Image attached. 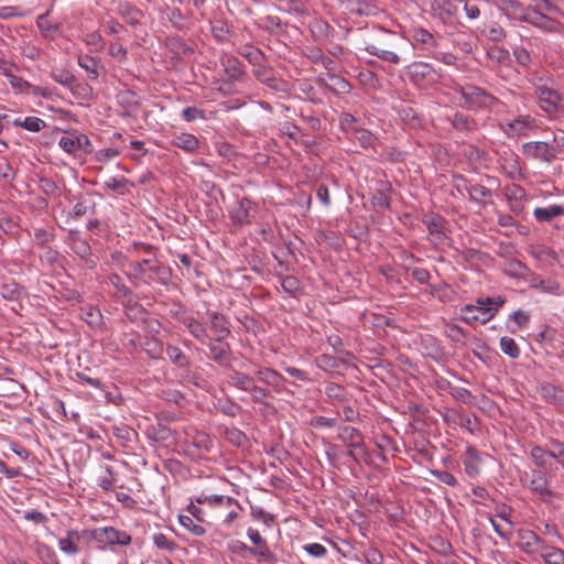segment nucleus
<instances>
[{
    "label": "nucleus",
    "mask_w": 564,
    "mask_h": 564,
    "mask_svg": "<svg viewBox=\"0 0 564 564\" xmlns=\"http://www.w3.org/2000/svg\"><path fill=\"white\" fill-rule=\"evenodd\" d=\"M225 340L226 339L209 338L206 344L209 349V359L223 368L230 369L228 375V383L230 387L249 393L253 403L265 408L270 406L268 400L273 399L272 391L278 394L283 392L293 394V392L285 387V377L271 367L254 364L252 375L234 369L231 367V348Z\"/></svg>",
    "instance_id": "nucleus-1"
},
{
    "label": "nucleus",
    "mask_w": 564,
    "mask_h": 564,
    "mask_svg": "<svg viewBox=\"0 0 564 564\" xmlns=\"http://www.w3.org/2000/svg\"><path fill=\"white\" fill-rule=\"evenodd\" d=\"M144 252L148 254L142 260L132 261L129 263V271L127 276L135 285H154L160 284L167 286L172 283L173 271L172 269L159 261L153 253V247L150 245H140Z\"/></svg>",
    "instance_id": "nucleus-2"
},
{
    "label": "nucleus",
    "mask_w": 564,
    "mask_h": 564,
    "mask_svg": "<svg viewBox=\"0 0 564 564\" xmlns=\"http://www.w3.org/2000/svg\"><path fill=\"white\" fill-rule=\"evenodd\" d=\"M453 89L463 100L460 106L471 111H492L500 104L496 96L474 84H456Z\"/></svg>",
    "instance_id": "nucleus-3"
},
{
    "label": "nucleus",
    "mask_w": 564,
    "mask_h": 564,
    "mask_svg": "<svg viewBox=\"0 0 564 564\" xmlns=\"http://www.w3.org/2000/svg\"><path fill=\"white\" fill-rule=\"evenodd\" d=\"M412 39L414 46L423 51L426 57L434 58L447 66L456 65L457 56L455 54L438 50L441 47L443 36H436L424 28H414L412 30Z\"/></svg>",
    "instance_id": "nucleus-4"
},
{
    "label": "nucleus",
    "mask_w": 564,
    "mask_h": 564,
    "mask_svg": "<svg viewBox=\"0 0 564 564\" xmlns=\"http://www.w3.org/2000/svg\"><path fill=\"white\" fill-rule=\"evenodd\" d=\"M503 304L505 299L501 296L479 297L476 304H466L460 308L463 313L462 319L469 325L476 322L486 324L498 313V308Z\"/></svg>",
    "instance_id": "nucleus-5"
},
{
    "label": "nucleus",
    "mask_w": 564,
    "mask_h": 564,
    "mask_svg": "<svg viewBox=\"0 0 564 564\" xmlns=\"http://www.w3.org/2000/svg\"><path fill=\"white\" fill-rule=\"evenodd\" d=\"M89 539L96 542L100 550L112 547L115 545L127 546L131 544L132 538L127 531L119 530L115 527H101L90 529Z\"/></svg>",
    "instance_id": "nucleus-6"
},
{
    "label": "nucleus",
    "mask_w": 564,
    "mask_h": 564,
    "mask_svg": "<svg viewBox=\"0 0 564 564\" xmlns=\"http://www.w3.org/2000/svg\"><path fill=\"white\" fill-rule=\"evenodd\" d=\"M528 477L527 486L530 491L536 495L542 502L552 503L556 495L551 489L552 478L547 475L546 470L533 468Z\"/></svg>",
    "instance_id": "nucleus-7"
},
{
    "label": "nucleus",
    "mask_w": 564,
    "mask_h": 564,
    "mask_svg": "<svg viewBox=\"0 0 564 564\" xmlns=\"http://www.w3.org/2000/svg\"><path fill=\"white\" fill-rule=\"evenodd\" d=\"M517 536L518 549L522 553L530 556L533 561L538 560V556L546 542L542 538H540L534 531L528 529L518 530Z\"/></svg>",
    "instance_id": "nucleus-8"
},
{
    "label": "nucleus",
    "mask_w": 564,
    "mask_h": 564,
    "mask_svg": "<svg viewBox=\"0 0 564 564\" xmlns=\"http://www.w3.org/2000/svg\"><path fill=\"white\" fill-rule=\"evenodd\" d=\"M522 153L528 159L545 164H552L558 159L551 143L544 141H529L523 143Z\"/></svg>",
    "instance_id": "nucleus-9"
},
{
    "label": "nucleus",
    "mask_w": 564,
    "mask_h": 564,
    "mask_svg": "<svg viewBox=\"0 0 564 564\" xmlns=\"http://www.w3.org/2000/svg\"><path fill=\"white\" fill-rule=\"evenodd\" d=\"M535 96L539 99L540 107L547 115H554L560 110V102L562 100L561 94L545 85L535 87Z\"/></svg>",
    "instance_id": "nucleus-10"
},
{
    "label": "nucleus",
    "mask_w": 564,
    "mask_h": 564,
    "mask_svg": "<svg viewBox=\"0 0 564 564\" xmlns=\"http://www.w3.org/2000/svg\"><path fill=\"white\" fill-rule=\"evenodd\" d=\"M247 535L254 544V557L260 563L275 564L276 555L269 549L267 541L262 538L257 529L249 528Z\"/></svg>",
    "instance_id": "nucleus-11"
},
{
    "label": "nucleus",
    "mask_w": 564,
    "mask_h": 564,
    "mask_svg": "<svg viewBox=\"0 0 564 564\" xmlns=\"http://www.w3.org/2000/svg\"><path fill=\"white\" fill-rule=\"evenodd\" d=\"M408 75L415 86H424L435 80L436 70L425 62H414L408 66Z\"/></svg>",
    "instance_id": "nucleus-12"
},
{
    "label": "nucleus",
    "mask_w": 564,
    "mask_h": 564,
    "mask_svg": "<svg viewBox=\"0 0 564 564\" xmlns=\"http://www.w3.org/2000/svg\"><path fill=\"white\" fill-rule=\"evenodd\" d=\"M173 315L187 328L189 334L199 343L206 344L208 338L206 326L192 315H187L182 306Z\"/></svg>",
    "instance_id": "nucleus-13"
},
{
    "label": "nucleus",
    "mask_w": 564,
    "mask_h": 564,
    "mask_svg": "<svg viewBox=\"0 0 564 564\" xmlns=\"http://www.w3.org/2000/svg\"><path fill=\"white\" fill-rule=\"evenodd\" d=\"M456 6L449 0H434L431 2V15L438 20L442 24L446 25L452 22L456 13Z\"/></svg>",
    "instance_id": "nucleus-14"
},
{
    "label": "nucleus",
    "mask_w": 564,
    "mask_h": 564,
    "mask_svg": "<svg viewBox=\"0 0 564 564\" xmlns=\"http://www.w3.org/2000/svg\"><path fill=\"white\" fill-rule=\"evenodd\" d=\"M422 221L426 226L430 235L433 237L434 242L441 243L444 241L446 235L444 232L445 219L443 216L431 213L424 215Z\"/></svg>",
    "instance_id": "nucleus-15"
},
{
    "label": "nucleus",
    "mask_w": 564,
    "mask_h": 564,
    "mask_svg": "<svg viewBox=\"0 0 564 564\" xmlns=\"http://www.w3.org/2000/svg\"><path fill=\"white\" fill-rule=\"evenodd\" d=\"M397 111L404 126L409 129L417 130L423 127V118L413 106L402 104L398 107Z\"/></svg>",
    "instance_id": "nucleus-16"
},
{
    "label": "nucleus",
    "mask_w": 564,
    "mask_h": 564,
    "mask_svg": "<svg viewBox=\"0 0 564 564\" xmlns=\"http://www.w3.org/2000/svg\"><path fill=\"white\" fill-rule=\"evenodd\" d=\"M209 324L214 338L227 339L231 336L229 319L221 313H209Z\"/></svg>",
    "instance_id": "nucleus-17"
},
{
    "label": "nucleus",
    "mask_w": 564,
    "mask_h": 564,
    "mask_svg": "<svg viewBox=\"0 0 564 564\" xmlns=\"http://www.w3.org/2000/svg\"><path fill=\"white\" fill-rule=\"evenodd\" d=\"M539 393L543 400L557 406L564 408V389L550 382H542L539 386Z\"/></svg>",
    "instance_id": "nucleus-18"
},
{
    "label": "nucleus",
    "mask_w": 564,
    "mask_h": 564,
    "mask_svg": "<svg viewBox=\"0 0 564 564\" xmlns=\"http://www.w3.org/2000/svg\"><path fill=\"white\" fill-rule=\"evenodd\" d=\"M464 469L465 473L474 478L480 473L481 458L478 449L475 446L468 445L464 454Z\"/></svg>",
    "instance_id": "nucleus-19"
},
{
    "label": "nucleus",
    "mask_w": 564,
    "mask_h": 564,
    "mask_svg": "<svg viewBox=\"0 0 564 564\" xmlns=\"http://www.w3.org/2000/svg\"><path fill=\"white\" fill-rule=\"evenodd\" d=\"M501 9L508 18L527 22V18H529L532 7H523L517 0H506L502 2Z\"/></svg>",
    "instance_id": "nucleus-20"
},
{
    "label": "nucleus",
    "mask_w": 564,
    "mask_h": 564,
    "mask_svg": "<svg viewBox=\"0 0 564 564\" xmlns=\"http://www.w3.org/2000/svg\"><path fill=\"white\" fill-rule=\"evenodd\" d=\"M72 250L84 261L88 269L96 268L98 258L91 252V248L86 240L75 239L72 246Z\"/></svg>",
    "instance_id": "nucleus-21"
},
{
    "label": "nucleus",
    "mask_w": 564,
    "mask_h": 564,
    "mask_svg": "<svg viewBox=\"0 0 564 564\" xmlns=\"http://www.w3.org/2000/svg\"><path fill=\"white\" fill-rule=\"evenodd\" d=\"M221 65L227 76L232 80H240L246 74L242 63L234 55H224Z\"/></svg>",
    "instance_id": "nucleus-22"
},
{
    "label": "nucleus",
    "mask_w": 564,
    "mask_h": 564,
    "mask_svg": "<svg viewBox=\"0 0 564 564\" xmlns=\"http://www.w3.org/2000/svg\"><path fill=\"white\" fill-rule=\"evenodd\" d=\"M82 318L96 330H102L105 328V321L101 311L93 305H86L80 308Z\"/></svg>",
    "instance_id": "nucleus-23"
},
{
    "label": "nucleus",
    "mask_w": 564,
    "mask_h": 564,
    "mask_svg": "<svg viewBox=\"0 0 564 564\" xmlns=\"http://www.w3.org/2000/svg\"><path fill=\"white\" fill-rule=\"evenodd\" d=\"M328 80L329 83H326L325 79L318 78V83L336 95L349 94L351 90L350 83L341 76L336 74H328Z\"/></svg>",
    "instance_id": "nucleus-24"
},
{
    "label": "nucleus",
    "mask_w": 564,
    "mask_h": 564,
    "mask_svg": "<svg viewBox=\"0 0 564 564\" xmlns=\"http://www.w3.org/2000/svg\"><path fill=\"white\" fill-rule=\"evenodd\" d=\"M365 51L368 52L370 55L376 56L379 59L388 62L390 64L398 65L401 62V57L397 52L383 46H379L373 43L366 44Z\"/></svg>",
    "instance_id": "nucleus-25"
},
{
    "label": "nucleus",
    "mask_w": 564,
    "mask_h": 564,
    "mask_svg": "<svg viewBox=\"0 0 564 564\" xmlns=\"http://www.w3.org/2000/svg\"><path fill=\"white\" fill-rule=\"evenodd\" d=\"M525 23H529L546 32H552L555 30V20L547 17L545 13L540 12V9L532 8Z\"/></svg>",
    "instance_id": "nucleus-26"
},
{
    "label": "nucleus",
    "mask_w": 564,
    "mask_h": 564,
    "mask_svg": "<svg viewBox=\"0 0 564 564\" xmlns=\"http://www.w3.org/2000/svg\"><path fill=\"white\" fill-rule=\"evenodd\" d=\"M171 143L187 153H194L199 148V140L197 137L186 132L174 135Z\"/></svg>",
    "instance_id": "nucleus-27"
},
{
    "label": "nucleus",
    "mask_w": 564,
    "mask_h": 564,
    "mask_svg": "<svg viewBox=\"0 0 564 564\" xmlns=\"http://www.w3.org/2000/svg\"><path fill=\"white\" fill-rule=\"evenodd\" d=\"M564 215V206L563 205H549L545 207H536L533 210V216L539 223H550L554 218Z\"/></svg>",
    "instance_id": "nucleus-28"
},
{
    "label": "nucleus",
    "mask_w": 564,
    "mask_h": 564,
    "mask_svg": "<svg viewBox=\"0 0 564 564\" xmlns=\"http://www.w3.org/2000/svg\"><path fill=\"white\" fill-rule=\"evenodd\" d=\"M451 124L455 130L466 133L477 130L478 127L473 117L458 111L451 118Z\"/></svg>",
    "instance_id": "nucleus-29"
},
{
    "label": "nucleus",
    "mask_w": 564,
    "mask_h": 564,
    "mask_svg": "<svg viewBox=\"0 0 564 564\" xmlns=\"http://www.w3.org/2000/svg\"><path fill=\"white\" fill-rule=\"evenodd\" d=\"M249 205L250 200L248 198L240 199L236 206H234L230 212L229 216L234 224L236 225H245L249 224Z\"/></svg>",
    "instance_id": "nucleus-30"
},
{
    "label": "nucleus",
    "mask_w": 564,
    "mask_h": 564,
    "mask_svg": "<svg viewBox=\"0 0 564 564\" xmlns=\"http://www.w3.org/2000/svg\"><path fill=\"white\" fill-rule=\"evenodd\" d=\"M544 564H564V550L545 543L539 556Z\"/></svg>",
    "instance_id": "nucleus-31"
},
{
    "label": "nucleus",
    "mask_w": 564,
    "mask_h": 564,
    "mask_svg": "<svg viewBox=\"0 0 564 564\" xmlns=\"http://www.w3.org/2000/svg\"><path fill=\"white\" fill-rule=\"evenodd\" d=\"M118 14L124 20L126 23L134 26L140 23L142 12L129 2H121L118 6Z\"/></svg>",
    "instance_id": "nucleus-32"
},
{
    "label": "nucleus",
    "mask_w": 564,
    "mask_h": 564,
    "mask_svg": "<svg viewBox=\"0 0 564 564\" xmlns=\"http://www.w3.org/2000/svg\"><path fill=\"white\" fill-rule=\"evenodd\" d=\"M529 455L535 465L534 469L546 470L552 466L546 453V446L532 445Z\"/></svg>",
    "instance_id": "nucleus-33"
},
{
    "label": "nucleus",
    "mask_w": 564,
    "mask_h": 564,
    "mask_svg": "<svg viewBox=\"0 0 564 564\" xmlns=\"http://www.w3.org/2000/svg\"><path fill=\"white\" fill-rule=\"evenodd\" d=\"M467 194L471 202H475L482 207L487 205V199H490L492 196L491 189L481 184L469 185L467 188Z\"/></svg>",
    "instance_id": "nucleus-34"
},
{
    "label": "nucleus",
    "mask_w": 564,
    "mask_h": 564,
    "mask_svg": "<svg viewBox=\"0 0 564 564\" xmlns=\"http://www.w3.org/2000/svg\"><path fill=\"white\" fill-rule=\"evenodd\" d=\"M546 453L549 460L552 463L555 460L556 464L561 465L564 469V442L557 438H551L547 443Z\"/></svg>",
    "instance_id": "nucleus-35"
},
{
    "label": "nucleus",
    "mask_w": 564,
    "mask_h": 564,
    "mask_svg": "<svg viewBox=\"0 0 564 564\" xmlns=\"http://www.w3.org/2000/svg\"><path fill=\"white\" fill-rule=\"evenodd\" d=\"M0 294L4 300L19 301L25 295V290L17 282L10 281L1 285Z\"/></svg>",
    "instance_id": "nucleus-36"
},
{
    "label": "nucleus",
    "mask_w": 564,
    "mask_h": 564,
    "mask_svg": "<svg viewBox=\"0 0 564 564\" xmlns=\"http://www.w3.org/2000/svg\"><path fill=\"white\" fill-rule=\"evenodd\" d=\"M166 356L173 365L178 368L185 369L189 367V358L183 352V350L174 345H167L165 349Z\"/></svg>",
    "instance_id": "nucleus-37"
},
{
    "label": "nucleus",
    "mask_w": 564,
    "mask_h": 564,
    "mask_svg": "<svg viewBox=\"0 0 564 564\" xmlns=\"http://www.w3.org/2000/svg\"><path fill=\"white\" fill-rule=\"evenodd\" d=\"M280 279L283 291L296 297L302 290L301 281L294 275H276Z\"/></svg>",
    "instance_id": "nucleus-38"
},
{
    "label": "nucleus",
    "mask_w": 564,
    "mask_h": 564,
    "mask_svg": "<svg viewBox=\"0 0 564 564\" xmlns=\"http://www.w3.org/2000/svg\"><path fill=\"white\" fill-rule=\"evenodd\" d=\"M77 62L78 65L87 72L88 77L90 79L95 80L98 78L99 61L96 57H93L90 55H79Z\"/></svg>",
    "instance_id": "nucleus-39"
},
{
    "label": "nucleus",
    "mask_w": 564,
    "mask_h": 564,
    "mask_svg": "<svg viewBox=\"0 0 564 564\" xmlns=\"http://www.w3.org/2000/svg\"><path fill=\"white\" fill-rule=\"evenodd\" d=\"M13 126L21 127L31 132H39L46 127V123L41 118L26 117L24 119H20V118L14 119Z\"/></svg>",
    "instance_id": "nucleus-40"
},
{
    "label": "nucleus",
    "mask_w": 564,
    "mask_h": 564,
    "mask_svg": "<svg viewBox=\"0 0 564 564\" xmlns=\"http://www.w3.org/2000/svg\"><path fill=\"white\" fill-rule=\"evenodd\" d=\"M108 280L110 285L115 289L116 297L123 299L131 295V289L126 285L123 279L118 273H111Z\"/></svg>",
    "instance_id": "nucleus-41"
},
{
    "label": "nucleus",
    "mask_w": 564,
    "mask_h": 564,
    "mask_svg": "<svg viewBox=\"0 0 564 564\" xmlns=\"http://www.w3.org/2000/svg\"><path fill=\"white\" fill-rule=\"evenodd\" d=\"M51 77L54 82L61 84L62 86L73 89L75 76L69 70L57 67L52 68Z\"/></svg>",
    "instance_id": "nucleus-42"
},
{
    "label": "nucleus",
    "mask_w": 564,
    "mask_h": 564,
    "mask_svg": "<svg viewBox=\"0 0 564 564\" xmlns=\"http://www.w3.org/2000/svg\"><path fill=\"white\" fill-rule=\"evenodd\" d=\"M79 141L77 140V132H66L61 137L58 145L69 154H76L79 151Z\"/></svg>",
    "instance_id": "nucleus-43"
},
{
    "label": "nucleus",
    "mask_w": 564,
    "mask_h": 564,
    "mask_svg": "<svg viewBox=\"0 0 564 564\" xmlns=\"http://www.w3.org/2000/svg\"><path fill=\"white\" fill-rule=\"evenodd\" d=\"M105 186L111 189L112 192L123 195L129 191L130 187H133V183H131L124 176L110 177L108 181L105 182Z\"/></svg>",
    "instance_id": "nucleus-44"
},
{
    "label": "nucleus",
    "mask_w": 564,
    "mask_h": 564,
    "mask_svg": "<svg viewBox=\"0 0 564 564\" xmlns=\"http://www.w3.org/2000/svg\"><path fill=\"white\" fill-rule=\"evenodd\" d=\"M499 346L501 351L511 359H517L520 357L521 349L513 338L508 336L501 337Z\"/></svg>",
    "instance_id": "nucleus-45"
},
{
    "label": "nucleus",
    "mask_w": 564,
    "mask_h": 564,
    "mask_svg": "<svg viewBox=\"0 0 564 564\" xmlns=\"http://www.w3.org/2000/svg\"><path fill=\"white\" fill-rule=\"evenodd\" d=\"M239 54L243 56L252 66L263 63L265 55L260 48L253 46H245L240 48Z\"/></svg>",
    "instance_id": "nucleus-46"
},
{
    "label": "nucleus",
    "mask_w": 564,
    "mask_h": 564,
    "mask_svg": "<svg viewBox=\"0 0 564 564\" xmlns=\"http://www.w3.org/2000/svg\"><path fill=\"white\" fill-rule=\"evenodd\" d=\"M195 501L197 503H208L209 506H220V505H227L230 506L232 503H236L237 501L231 497H225L223 495H212V496H205L202 495L197 498H195Z\"/></svg>",
    "instance_id": "nucleus-47"
},
{
    "label": "nucleus",
    "mask_w": 564,
    "mask_h": 564,
    "mask_svg": "<svg viewBox=\"0 0 564 564\" xmlns=\"http://www.w3.org/2000/svg\"><path fill=\"white\" fill-rule=\"evenodd\" d=\"M487 56L490 61L507 65L510 62V53L507 48L501 46H492L487 51Z\"/></svg>",
    "instance_id": "nucleus-48"
},
{
    "label": "nucleus",
    "mask_w": 564,
    "mask_h": 564,
    "mask_svg": "<svg viewBox=\"0 0 564 564\" xmlns=\"http://www.w3.org/2000/svg\"><path fill=\"white\" fill-rule=\"evenodd\" d=\"M39 187L45 195L50 197L57 198L62 194L59 186L50 177H40Z\"/></svg>",
    "instance_id": "nucleus-49"
},
{
    "label": "nucleus",
    "mask_w": 564,
    "mask_h": 564,
    "mask_svg": "<svg viewBox=\"0 0 564 564\" xmlns=\"http://www.w3.org/2000/svg\"><path fill=\"white\" fill-rule=\"evenodd\" d=\"M533 288L550 294L560 295L562 293L561 284L553 279H540L533 283Z\"/></svg>",
    "instance_id": "nucleus-50"
},
{
    "label": "nucleus",
    "mask_w": 564,
    "mask_h": 564,
    "mask_svg": "<svg viewBox=\"0 0 564 564\" xmlns=\"http://www.w3.org/2000/svg\"><path fill=\"white\" fill-rule=\"evenodd\" d=\"M534 119L527 116H519L518 118L508 122V127L516 133H522L525 129H529L533 126Z\"/></svg>",
    "instance_id": "nucleus-51"
},
{
    "label": "nucleus",
    "mask_w": 564,
    "mask_h": 564,
    "mask_svg": "<svg viewBox=\"0 0 564 564\" xmlns=\"http://www.w3.org/2000/svg\"><path fill=\"white\" fill-rule=\"evenodd\" d=\"M154 545L162 551L172 553L178 549V545L175 541L169 539L164 533H155L153 535Z\"/></svg>",
    "instance_id": "nucleus-52"
},
{
    "label": "nucleus",
    "mask_w": 564,
    "mask_h": 564,
    "mask_svg": "<svg viewBox=\"0 0 564 564\" xmlns=\"http://www.w3.org/2000/svg\"><path fill=\"white\" fill-rule=\"evenodd\" d=\"M308 57L313 63L322 64L329 72H334L336 69L335 62L327 57L321 48L313 50Z\"/></svg>",
    "instance_id": "nucleus-53"
},
{
    "label": "nucleus",
    "mask_w": 564,
    "mask_h": 564,
    "mask_svg": "<svg viewBox=\"0 0 564 564\" xmlns=\"http://www.w3.org/2000/svg\"><path fill=\"white\" fill-rule=\"evenodd\" d=\"M326 397L334 402H343L346 400V390L343 386L330 382L325 387Z\"/></svg>",
    "instance_id": "nucleus-54"
},
{
    "label": "nucleus",
    "mask_w": 564,
    "mask_h": 564,
    "mask_svg": "<svg viewBox=\"0 0 564 564\" xmlns=\"http://www.w3.org/2000/svg\"><path fill=\"white\" fill-rule=\"evenodd\" d=\"M390 185L386 184L381 188L377 189L372 196V205L375 207L388 209L390 207V198L387 192L390 189Z\"/></svg>",
    "instance_id": "nucleus-55"
},
{
    "label": "nucleus",
    "mask_w": 564,
    "mask_h": 564,
    "mask_svg": "<svg viewBox=\"0 0 564 564\" xmlns=\"http://www.w3.org/2000/svg\"><path fill=\"white\" fill-rule=\"evenodd\" d=\"M264 85L272 91L281 93L284 95L291 94V85L289 84V82L280 77H276L275 74Z\"/></svg>",
    "instance_id": "nucleus-56"
},
{
    "label": "nucleus",
    "mask_w": 564,
    "mask_h": 564,
    "mask_svg": "<svg viewBox=\"0 0 564 564\" xmlns=\"http://www.w3.org/2000/svg\"><path fill=\"white\" fill-rule=\"evenodd\" d=\"M180 524L187 529L189 532H192L196 536H202L206 533V530L203 525L197 524L194 522V519L189 516L181 514L178 517Z\"/></svg>",
    "instance_id": "nucleus-57"
},
{
    "label": "nucleus",
    "mask_w": 564,
    "mask_h": 564,
    "mask_svg": "<svg viewBox=\"0 0 564 564\" xmlns=\"http://www.w3.org/2000/svg\"><path fill=\"white\" fill-rule=\"evenodd\" d=\"M354 137L359 141V143L364 148H373L377 141V138L372 132L367 129L358 128L354 132Z\"/></svg>",
    "instance_id": "nucleus-58"
},
{
    "label": "nucleus",
    "mask_w": 564,
    "mask_h": 564,
    "mask_svg": "<svg viewBox=\"0 0 564 564\" xmlns=\"http://www.w3.org/2000/svg\"><path fill=\"white\" fill-rule=\"evenodd\" d=\"M193 445L202 453H209L214 447V441L206 433H197L193 437Z\"/></svg>",
    "instance_id": "nucleus-59"
},
{
    "label": "nucleus",
    "mask_w": 564,
    "mask_h": 564,
    "mask_svg": "<svg viewBox=\"0 0 564 564\" xmlns=\"http://www.w3.org/2000/svg\"><path fill=\"white\" fill-rule=\"evenodd\" d=\"M98 486L104 489L105 491H112L115 488V477H113V470L111 466L105 467V475L99 476Z\"/></svg>",
    "instance_id": "nucleus-60"
},
{
    "label": "nucleus",
    "mask_w": 564,
    "mask_h": 564,
    "mask_svg": "<svg viewBox=\"0 0 564 564\" xmlns=\"http://www.w3.org/2000/svg\"><path fill=\"white\" fill-rule=\"evenodd\" d=\"M252 73L257 80L262 84H265L274 75V70L271 67L263 65L262 63L253 66Z\"/></svg>",
    "instance_id": "nucleus-61"
},
{
    "label": "nucleus",
    "mask_w": 564,
    "mask_h": 564,
    "mask_svg": "<svg viewBox=\"0 0 564 564\" xmlns=\"http://www.w3.org/2000/svg\"><path fill=\"white\" fill-rule=\"evenodd\" d=\"M360 436H362L360 431L349 425L341 427L338 433V438L344 443H352L354 441L359 440Z\"/></svg>",
    "instance_id": "nucleus-62"
},
{
    "label": "nucleus",
    "mask_w": 564,
    "mask_h": 564,
    "mask_svg": "<svg viewBox=\"0 0 564 564\" xmlns=\"http://www.w3.org/2000/svg\"><path fill=\"white\" fill-rule=\"evenodd\" d=\"M225 436L228 442L236 446H241L247 442V435L236 427L227 429Z\"/></svg>",
    "instance_id": "nucleus-63"
},
{
    "label": "nucleus",
    "mask_w": 564,
    "mask_h": 564,
    "mask_svg": "<svg viewBox=\"0 0 564 564\" xmlns=\"http://www.w3.org/2000/svg\"><path fill=\"white\" fill-rule=\"evenodd\" d=\"M485 34L487 39L492 42H501L507 36L506 31L498 23H492L491 25H489Z\"/></svg>",
    "instance_id": "nucleus-64"
}]
</instances>
